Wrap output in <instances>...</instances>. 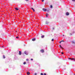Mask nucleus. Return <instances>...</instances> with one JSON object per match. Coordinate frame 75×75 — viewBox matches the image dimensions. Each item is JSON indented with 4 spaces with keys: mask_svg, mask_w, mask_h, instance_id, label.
Returning a JSON list of instances; mask_svg holds the SVG:
<instances>
[{
    "mask_svg": "<svg viewBox=\"0 0 75 75\" xmlns=\"http://www.w3.org/2000/svg\"><path fill=\"white\" fill-rule=\"evenodd\" d=\"M44 1V0H42V2H43Z\"/></svg>",
    "mask_w": 75,
    "mask_h": 75,
    "instance_id": "nucleus-26",
    "label": "nucleus"
},
{
    "mask_svg": "<svg viewBox=\"0 0 75 75\" xmlns=\"http://www.w3.org/2000/svg\"><path fill=\"white\" fill-rule=\"evenodd\" d=\"M25 54H26V55H28V53H27V52L25 51Z\"/></svg>",
    "mask_w": 75,
    "mask_h": 75,
    "instance_id": "nucleus-3",
    "label": "nucleus"
},
{
    "mask_svg": "<svg viewBox=\"0 0 75 75\" xmlns=\"http://www.w3.org/2000/svg\"><path fill=\"white\" fill-rule=\"evenodd\" d=\"M42 10L44 11H47V12L49 11V10L47 9H45V8H43Z\"/></svg>",
    "mask_w": 75,
    "mask_h": 75,
    "instance_id": "nucleus-1",
    "label": "nucleus"
},
{
    "mask_svg": "<svg viewBox=\"0 0 75 75\" xmlns=\"http://www.w3.org/2000/svg\"><path fill=\"white\" fill-rule=\"evenodd\" d=\"M69 13H68V12H67V13H66V15H67V16H68V15H69Z\"/></svg>",
    "mask_w": 75,
    "mask_h": 75,
    "instance_id": "nucleus-6",
    "label": "nucleus"
},
{
    "mask_svg": "<svg viewBox=\"0 0 75 75\" xmlns=\"http://www.w3.org/2000/svg\"><path fill=\"white\" fill-rule=\"evenodd\" d=\"M16 32H17V31H16Z\"/></svg>",
    "mask_w": 75,
    "mask_h": 75,
    "instance_id": "nucleus-33",
    "label": "nucleus"
},
{
    "mask_svg": "<svg viewBox=\"0 0 75 75\" xmlns=\"http://www.w3.org/2000/svg\"><path fill=\"white\" fill-rule=\"evenodd\" d=\"M25 64H26V62H24L23 63V64H24V65H25Z\"/></svg>",
    "mask_w": 75,
    "mask_h": 75,
    "instance_id": "nucleus-14",
    "label": "nucleus"
},
{
    "mask_svg": "<svg viewBox=\"0 0 75 75\" xmlns=\"http://www.w3.org/2000/svg\"><path fill=\"white\" fill-rule=\"evenodd\" d=\"M44 75H47V74H46L45 73Z\"/></svg>",
    "mask_w": 75,
    "mask_h": 75,
    "instance_id": "nucleus-29",
    "label": "nucleus"
},
{
    "mask_svg": "<svg viewBox=\"0 0 75 75\" xmlns=\"http://www.w3.org/2000/svg\"><path fill=\"white\" fill-rule=\"evenodd\" d=\"M25 0V1H28V0Z\"/></svg>",
    "mask_w": 75,
    "mask_h": 75,
    "instance_id": "nucleus-31",
    "label": "nucleus"
},
{
    "mask_svg": "<svg viewBox=\"0 0 75 75\" xmlns=\"http://www.w3.org/2000/svg\"><path fill=\"white\" fill-rule=\"evenodd\" d=\"M27 75H30V72H27Z\"/></svg>",
    "mask_w": 75,
    "mask_h": 75,
    "instance_id": "nucleus-5",
    "label": "nucleus"
},
{
    "mask_svg": "<svg viewBox=\"0 0 75 75\" xmlns=\"http://www.w3.org/2000/svg\"><path fill=\"white\" fill-rule=\"evenodd\" d=\"M54 40V39H53L52 40V41H53Z\"/></svg>",
    "mask_w": 75,
    "mask_h": 75,
    "instance_id": "nucleus-19",
    "label": "nucleus"
},
{
    "mask_svg": "<svg viewBox=\"0 0 75 75\" xmlns=\"http://www.w3.org/2000/svg\"><path fill=\"white\" fill-rule=\"evenodd\" d=\"M72 42L73 44H75V41H72Z\"/></svg>",
    "mask_w": 75,
    "mask_h": 75,
    "instance_id": "nucleus-13",
    "label": "nucleus"
},
{
    "mask_svg": "<svg viewBox=\"0 0 75 75\" xmlns=\"http://www.w3.org/2000/svg\"><path fill=\"white\" fill-rule=\"evenodd\" d=\"M43 73H41V75H43Z\"/></svg>",
    "mask_w": 75,
    "mask_h": 75,
    "instance_id": "nucleus-21",
    "label": "nucleus"
},
{
    "mask_svg": "<svg viewBox=\"0 0 75 75\" xmlns=\"http://www.w3.org/2000/svg\"><path fill=\"white\" fill-rule=\"evenodd\" d=\"M64 40H62V41H60V42H59V43H60V44H61V42H64Z\"/></svg>",
    "mask_w": 75,
    "mask_h": 75,
    "instance_id": "nucleus-10",
    "label": "nucleus"
},
{
    "mask_svg": "<svg viewBox=\"0 0 75 75\" xmlns=\"http://www.w3.org/2000/svg\"><path fill=\"white\" fill-rule=\"evenodd\" d=\"M32 41H35V39H32Z\"/></svg>",
    "mask_w": 75,
    "mask_h": 75,
    "instance_id": "nucleus-9",
    "label": "nucleus"
},
{
    "mask_svg": "<svg viewBox=\"0 0 75 75\" xmlns=\"http://www.w3.org/2000/svg\"><path fill=\"white\" fill-rule=\"evenodd\" d=\"M15 10H19V9L18 8H15Z\"/></svg>",
    "mask_w": 75,
    "mask_h": 75,
    "instance_id": "nucleus-7",
    "label": "nucleus"
},
{
    "mask_svg": "<svg viewBox=\"0 0 75 75\" xmlns=\"http://www.w3.org/2000/svg\"><path fill=\"white\" fill-rule=\"evenodd\" d=\"M69 59H71V60H73L74 61H75V59L74 58H69Z\"/></svg>",
    "mask_w": 75,
    "mask_h": 75,
    "instance_id": "nucleus-2",
    "label": "nucleus"
},
{
    "mask_svg": "<svg viewBox=\"0 0 75 75\" xmlns=\"http://www.w3.org/2000/svg\"><path fill=\"white\" fill-rule=\"evenodd\" d=\"M31 61H33V59H31Z\"/></svg>",
    "mask_w": 75,
    "mask_h": 75,
    "instance_id": "nucleus-28",
    "label": "nucleus"
},
{
    "mask_svg": "<svg viewBox=\"0 0 75 75\" xmlns=\"http://www.w3.org/2000/svg\"><path fill=\"white\" fill-rule=\"evenodd\" d=\"M16 38H17V39H18V38L19 37H16Z\"/></svg>",
    "mask_w": 75,
    "mask_h": 75,
    "instance_id": "nucleus-20",
    "label": "nucleus"
},
{
    "mask_svg": "<svg viewBox=\"0 0 75 75\" xmlns=\"http://www.w3.org/2000/svg\"><path fill=\"white\" fill-rule=\"evenodd\" d=\"M31 9H32V10H33V11L34 12L35 11V10H34V8H31Z\"/></svg>",
    "mask_w": 75,
    "mask_h": 75,
    "instance_id": "nucleus-11",
    "label": "nucleus"
},
{
    "mask_svg": "<svg viewBox=\"0 0 75 75\" xmlns=\"http://www.w3.org/2000/svg\"><path fill=\"white\" fill-rule=\"evenodd\" d=\"M59 47H60L61 48H62V49H63V48H62V47H61V45H59Z\"/></svg>",
    "mask_w": 75,
    "mask_h": 75,
    "instance_id": "nucleus-15",
    "label": "nucleus"
},
{
    "mask_svg": "<svg viewBox=\"0 0 75 75\" xmlns=\"http://www.w3.org/2000/svg\"><path fill=\"white\" fill-rule=\"evenodd\" d=\"M50 8H52V5L50 6Z\"/></svg>",
    "mask_w": 75,
    "mask_h": 75,
    "instance_id": "nucleus-17",
    "label": "nucleus"
},
{
    "mask_svg": "<svg viewBox=\"0 0 75 75\" xmlns=\"http://www.w3.org/2000/svg\"><path fill=\"white\" fill-rule=\"evenodd\" d=\"M48 14L47 13L46 14V17H48Z\"/></svg>",
    "mask_w": 75,
    "mask_h": 75,
    "instance_id": "nucleus-18",
    "label": "nucleus"
},
{
    "mask_svg": "<svg viewBox=\"0 0 75 75\" xmlns=\"http://www.w3.org/2000/svg\"><path fill=\"white\" fill-rule=\"evenodd\" d=\"M72 1H75V0H72Z\"/></svg>",
    "mask_w": 75,
    "mask_h": 75,
    "instance_id": "nucleus-24",
    "label": "nucleus"
},
{
    "mask_svg": "<svg viewBox=\"0 0 75 75\" xmlns=\"http://www.w3.org/2000/svg\"><path fill=\"white\" fill-rule=\"evenodd\" d=\"M41 52H44V50H40Z\"/></svg>",
    "mask_w": 75,
    "mask_h": 75,
    "instance_id": "nucleus-4",
    "label": "nucleus"
},
{
    "mask_svg": "<svg viewBox=\"0 0 75 75\" xmlns=\"http://www.w3.org/2000/svg\"><path fill=\"white\" fill-rule=\"evenodd\" d=\"M48 22H46V24H48Z\"/></svg>",
    "mask_w": 75,
    "mask_h": 75,
    "instance_id": "nucleus-22",
    "label": "nucleus"
},
{
    "mask_svg": "<svg viewBox=\"0 0 75 75\" xmlns=\"http://www.w3.org/2000/svg\"><path fill=\"white\" fill-rule=\"evenodd\" d=\"M19 54L20 55H21V52L20 51L19 52Z\"/></svg>",
    "mask_w": 75,
    "mask_h": 75,
    "instance_id": "nucleus-8",
    "label": "nucleus"
},
{
    "mask_svg": "<svg viewBox=\"0 0 75 75\" xmlns=\"http://www.w3.org/2000/svg\"><path fill=\"white\" fill-rule=\"evenodd\" d=\"M3 47H4V46H3Z\"/></svg>",
    "mask_w": 75,
    "mask_h": 75,
    "instance_id": "nucleus-34",
    "label": "nucleus"
},
{
    "mask_svg": "<svg viewBox=\"0 0 75 75\" xmlns=\"http://www.w3.org/2000/svg\"><path fill=\"white\" fill-rule=\"evenodd\" d=\"M61 53H62V54H64L63 52H62Z\"/></svg>",
    "mask_w": 75,
    "mask_h": 75,
    "instance_id": "nucleus-27",
    "label": "nucleus"
},
{
    "mask_svg": "<svg viewBox=\"0 0 75 75\" xmlns=\"http://www.w3.org/2000/svg\"><path fill=\"white\" fill-rule=\"evenodd\" d=\"M34 75H37V73H35Z\"/></svg>",
    "mask_w": 75,
    "mask_h": 75,
    "instance_id": "nucleus-25",
    "label": "nucleus"
},
{
    "mask_svg": "<svg viewBox=\"0 0 75 75\" xmlns=\"http://www.w3.org/2000/svg\"><path fill=\"white\" fill-rule=\"evenodd\" d=\"M3 58H6V57L4 56V55H3Z\"/></svg>",
    "mask_w": 75,
    "mask_h": 75,
    "instance_id": "nucleus-16",
    "label": "nucleus"
},
{
    "mask_svg": "<svg viewBox=\"0 0 75 75\" xmlns=\"http://www.w3.org/2000/svg\"><path fill=\"white\" fill-rule=\"evenodd\" d=\"M63 35V36H64V35Z\"/></svg>",
    "mask_w": 75,
    "mask_h": 75,
    "instance_id": "nucleus-32",
    "label": "nucleus"
},
{
    "mask_svg": "<svg viewBox=\"0 0 75 75\" xmlns=\"http://www.w3.org/2000/svg\"><path fill=\"white\" fill-rule=\"evenodd\" d=\"M41 37V38H44V35H42Z\"/></svg>",
    "mask_w": 75,
    "mask_h": 75,
    "instance_id": "nucleus-12",
    "label": "nucleus"
},
{
    "mask_svg": "<svg viewBox=\"0 0 75 75\" xmlns=\"http://www.w3.org/2000/svg\"><path fill=\"white\" fill-rule=\"evenodd\" d=\"M26 61H29V60L28 59H26Z\"/></svg>",
    "mask_w": 75,
    "mask_h": 75,
    "instance_id": "nucleus-23",
    "label": "nucleus"
},
{
    "mask_svg": "<svg viewBox=\"0 0 75 75\" xmlns=\"http://www.w3.org/2000/svg\"><path fill=\"white\" fill-rule=\"evenodd\" d=\"M53 30H54V28H53Z\"/></svg>",
    "mask_w": 75,
    "mask_h": 75,
    "instance_id": "nucleus-30",
    "label": "nucleus"
}]
</instances>
